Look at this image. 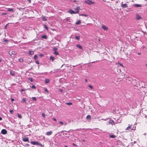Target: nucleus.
<instances>
[{
  "mask_svg": "<svg viewBox=\"0 0 147 147\" xmlns=\"http://www.w3.org/2000/svg\"><path fill=\"white\" fill-rule=\"evenodd\" d=\"M109 123L110 124H111L112 125H115V123L114 121L111 119V118H110V119L109 121Z\"/></svg>",
  "mask_w": 147,
  "mask_h": 147,
  "instance_id": "obj_10",
  "label": "nucleus"
},
{
  "mask_svg": "<svg viewBox=\"0 0 147 147\" xmlns=\"http://www.w3.org/2000/svg\"><path fill=\"white\" fill-rule=\"evenodd\" d=\"M134 6L135 7H141V5L136 4L134 5Z\"/></svg>",
  "mask_w": 147,
  "mask_h": 147,
  "instance_id": "obj_18",
  "label": "nucleus"
},
{
  "mask_svg": "<svg viewBox=\"0 0 147 147\" xmlns=\"http://www.w3.org/2000/svg\"><path fill=\"white\" fill-rule=\"evenodd\" d=\"M65 131H61V132L63 133V132Z\"/></svg>",
  "mask_w": 147,
  "mask_h": 147,
  "instance_id": "obj_58",
  "label": "nucleus"
},
{
  "mask_svg": "<svg viewBox=\"0 0 147 147\" xmlns=\"http://www.w3.org/2000/svg\"><path fill=\"white\" fill-rule=\"evenodd\" d=\"M58 49L55 47L53 49V50L54 51L53 54L56 55H59V53L57 51Z\"/></svg>",
  "mask_w": 147,
  "mask_h": 147,
  "instance_id": "obj_2",
  "label": "nucleus"
},
{
  "mask_svg": "<svg viewBox=\"0 0 147 147\" xmlns=\"http://www.w3.org/2000/svg\"><path fill=\"white\" fill-rule=\"evenodd\" d=\"M2 119V118L1 117H0V121Z\"/></svg>",
  "mask_w": 147,
  "mask_h": 147,
  "instance_id": "obj_55",
  "label": "nucleus"
},
{
  "mask_svg": "<svg viewBox=\"0 0 147 147\" xmlns=\"http://www.w3.org/2000/svg\"><path fill=\"white\" fill-rule=\"evenodd\" d=\"M13 111L12 110H10V112L11 113H12V112H13Z\"/></svg>",
  "mask_w": 147,
  "mask_h": 147,
  "instance_id": "obj_47",
  "label": "nucleus"
},
{
  "mask_svg": "<svg viewBox=\"0 0 147 147\" xmlns=\"http://www.w3.org/2000/svg\"><path fill=\"white\" fill-rule=\"evenodd\" d=\"M44 27L47 30H48V28L47 26L46 25H44Z\"/></svg>",
  "mask_w": 147,
  "mask_h": 147,
  "instance_id": "obj_36",
  "label": "nucleus"
},
{
  "mask_svg": "<svg viewBox=\"0 0 147 147\" xmlns=\"http://www.w3.org/2000/svg\"><path fill=\"white\" fill-rule=\"evenodd\" d=\"M85 2L89 5H91L94 4V2L90 0H87L85 1Z\"/></svg>",
  "mask_w": 147,
  "mask_h": 147,
  "instance_id": "obj_4",
  "label": "nucleus"
},
{
  "mask_svg": "<svg viewBox=\"0 0 147 147\" xmlns=\"http://www.w3.org/2000/svg\"><path fill=\"white\" fill-rule=\"evenodd\" d=\"M86 118L87 119H91V116L90 115H88L87 116Z\"/></svg>",
  "mask_w": 147,
  "mask_h": 147,
  "instance_id": "obj_21",
  "label": "nucleus"
},
{
  "mask_svg": "<svg viewBox=\"0 0 147 147\" xmlns=\"http://www.w3.org/2000/svg\"><path fill=\"white\" fill-rule=\"evenodd\" d=\"M68 19H66V21H68Z\"/></svg>",
  "mask_w": 147,
  "mask_h": 147,
  "instance_id": "obj_62",
  "label": "nucleus"
},
{
  "mask_svg": "<svg viewBox=\"0 0 147 147\" xmlns=\"http://www.w3.org/2000/svg\"><path fill=\"white\" fill-rule=\"evenodd\" d=\"M52 133V131H49L47 132L46 133V135L47 136H49L51 135Z\"/></svg>",
  "mask_w": 147,
  "mask_h": 147,
  "instance_id": "obj_14",
  "label": "nucleus"
},
{
  "mask_svg": "<svg viewBox=\"0 0 147 147\" xmlns=\"http://www.w3.org/2000/svg\"><path fill=\"white\" fill-rule=\"evenodd\" d=\"M2 61V58L0 57V62Z\"/></svg>",
  "mask_w": 147,
  "mask_h": 147,
  "instance_id": "obj_53",
  "label": "nucleus"
},
{
  "mask_svg": "<svg viewBox=\"0 0 147 147\" xmlns=\"http://www.w3.org/2000/svg\"><path fill=\"white\" fill-rule=\"evenodd\" d=\"M32 88L34 89H35L36 87L34 85H32Z\"/></svg>",
  "mask_w": 147,
  "mask_h": 147,
  "instance_id": "obj_39",
  "label": "nucleus"
},
{
  "mask_svg": "<svg viewBox=\"0 0 147 147\" xmlns=\"http://www.w3.org/2000/svg\"><path fill=\"white\" fill-rule=\"evenodd\" d=\"M44 89H45V90L46 92H48V90H47V89L46 88H44Z\"/></svg>",
  "mask_w": 147,
  "mask_h": 147,
  "instance_id": "obj_44",
  "label": "nucleus"
},
{
  "mask_svg": "<svg viewBox=\"0 0 147 147\" xmlns=\"http://www.w3.org/2000/svg\"><path fill=\"white\" fill-rule=\"evenodd\" d=\"M9 54L12 57H14L15 55V52L13 51H10L9 52Z\"/></svg>",
  "mask_w": 147,
  "mask_h": 147,
  "instance_id": "obj_3",
  "label": "nucleus"
},
{
  "mask_svg": "<svg viewBox=\"0 0 147 147\" xmlns=\"http://www.w3.org/2000/svg\"><path fill=\"white\" fill-rule=\"evenodd\" d=\"M146 67H147V64H146Z\"/></svg>",
  "mask_w": 147,
  "mask_h": 147,
  "instance_id": "obj_64",
  "label": "nucleus"
},
{
  "mask_svg": "<svg viewBox=\"0 0 147 147\" xmlns=\"http://www.w3.org/2000/svg\"><path fill=\"white\" fill-rule=\"evenodd\" d=\"M23 140L24 142H29V139L28 137H24L23 138Z\"/></svg>",
  "mask_w": 147,
  "mask_h": 147,
  "instance_id": "obj_9",
  "label": "nucleus"
},
{
  "mask_svg": "<svg viewBox=\"0 0 147 147\" xmlns=\"http://www.w3.org/2000/svg\"><path fill=\"white\" fill-rule=\"evenodd\" d=\"M7 42V40H5L4 41V43L5 44Z\"/></svg>",
  "mask_w": 147,
  "mask_h": 147,
  "instance_id": "obj_40",
  "label": "nucleus"
},
{
  "mask_svg": "<svg viewBox=\"0 0 147 147\" xmlns=\"http://www.w3.org/2000/svg\"><path fill=\"white\" fill-rule=\"evenodd\" d=\"M50 82V80L48 79H46L45 80V83H49Z\"/></svg>",
  "mask_w": 147,
  "mask_h": 147,
  "instance_id": "obj_24",
  "label": "nucleus"
},
{
  "mask_svg": "<svg viewBox=\"0 0 147 147\" xmlns=\"http://www.w3.org/2000/svg\"><path fill=\"white\" fill-rule=\"evenodd\" d=\"M26 146H29V145L28 144H26Z\"/></svg>",
  "mask_w": 147,
  "mask_h": 147,
  "instance_id": "obj_61",
  "label": "nucleus"
},
{
  "mask_svg": "<svg viewBox=\"0 0 147 147\" xmlns=\"http://www.w3.org/2000/svg\"><path fill=\"white\" fill-rule=\"evenodd\" d=\"M136 18L137 20H139L142 18L141 17L138 13L136 14Z\"/></svg>",
  "mask_w": 147,
  "mask_h": 147,
  "instance_id": "obj_5",
  "label": "nucleus"
},
{
  "mask_svg": "<svg viewBox=\"0 0 147 147\" xmlns=\"http://www.w3.org/2000/svg\"><path fill=\"white\" fill-rule=\"evenodd\" d=\"M29 80H30L31 82H32L33 81V79L31 78H29Z\"/></svg>",
  "mask_w": 147,
  "mask_h": 147,
  "instance_id": "obj_35",
  "label": "nucleus"
},
{
  "mask_svg": "<svg viewBox=\"0 0 147 147\" xmlns=\"http://www.w3.org/2000/svg\"><path fill=\"white\" fill-rule=\"evenodd\" d=\"M85 81L86 82H87V79H85Z\"/></svg>",
  "mask_w": 147,
  "mask_h": 147,
  "instance_id": "obj_57",
  "label": "nucleus"
},
{
  "mask_svg": "<svg viewBox=\"0 0 147 147\" xmlns=\"http://www.w3.org/2000/svg\"><path fill=\"white\" fill-rule=\"evenodd\" d=\"M128 6L127 4L126 3L124 4H122L121 5V7L123 8L127 7Z\"/></svg>",
  "mask_w": 147,
  "mask_h": 147,
  "instance_id": "obj_12",
  "label": "nucleus"
},
{
  "mask_svg": "<svg viewBox=\"0 0 147 147\" xmlns=\"http://www.w3.org/2000/svg\"><path fill=\"white\" fill-rule=\"evenodd\" d=\"M89 87L91 89H93V87L92 86L90 85H89Z\"/></svg>",
  "mask_w": 147,
  "mask_h": 147,
  "instance_id": "obj_38",
  "label": "nucleus"
},
{
  "mask_svg": "<svg viewBox=\"0 0 147 147\" xmlns=\"http://www.w3.org/2000/svg\"><path fill=\"white\" fill-rule=\"evenodd\" d=\"M80 7L79 6H77L76 8L74 9L76 13H78L79 12Z\"/></svg>",
  "mask_w": 147,
  "mask_h": 147,
  "instance_id": "obj_6",
  "label": "nucleus"
},
{
  "mask_svg": "<svg viewBox=\"0 0 147 147\" xmlns=\"http://www.w3.org/2000/svg\"><path fill=\"white\" fill-rule=\"evenodd\" d=\"M34 51H30L29 52V54L31 55H32L34 54Z\"/></svg>",
  "mask_w": 147,
  "mask_h": 147,
  "instance_id": "obj_25",
  "label": "nucleus"
},
{
  "mask_svg": "<svg viewBox=\"0 0 147 147\" xmlns=\"http://www.w3.org/2000/svg\"><path fill=\"white\" fill-rule=\"evenodd\" d=\"M50 59L52 61H53L55 59V58L51 56L50 57Z\"/></svg>",
  "mask_w": 147,
  "mask_h": 147,
  "instance_id": "obj_23",
  "label": "nucleus"
},
{
  "mask_svg": "<svg viewBox=\"0 0 147 147\" xmlns=\"http://www.w3.org/2000/svg\"><path fill=\"white\" fill-rule=\"evenodd\" d=\"M101 120H104V121H106L107 120V119H102Z\"/></svg>",
  "mask_w": 147,
  "mask_h": 147,
  "instance_id": "obj_49",
  "label": "nucleus"
},
{
  "mask_svg": "<svg viewBox=\"0 0 147 147\" xmlns=\"http://www.w3.org/2000/svg\"><path fill=\"white\" fill-rule=\"evenodd\" d=\"M32 99L34 100V101H36V98L35 97H32Z\"/></svg>",
  "mask_w": 147,
  "mask_h": 147,
  "instance_id": "obj_30",
  "label": "nucleus"
},
{
  "mask_svg": "<svg viewBox=\"0 0 147 147\" xmlns=\"http://www.w3.org/2000/svg\"><path fill=\"white\" fill-rule=\"evenodd\" d=\"M42 116L44 118L45 117V115L44 113H42Z\"/></svg>",
  "mask_w": 147,
  "mask_h": 147,
  "instance_id": "obj_41",
  "label": "nucleus"
},
{
  "mask_svg": "<svg viewBox=\"0 0 147 147\" xmlns=\"http://www.w3.org/2000/svg\"><path fill=\"white\" fill-rule=\"evenodd\" d=\"M28 1L29 2V3H30L31 2V0H28Z\"/></svg>",
  "mask_w": 147,
  "mask_h": 147,
  "instance_id": "obj_51",
  "label": "nucleus"
},
{
  "mask_svg": "<svg viewBox=\"0 0 147 147\" xmlns=\"http://www.w3.org/2000/svg\"><path fill=\"white\" fill-rule=\"evenodd\" d=\"M76 47L80 49H83V48L79 44L77 45H76Z\"/></svg>",
  "mask_w": 147,
  "mask_h": 147,
  "instance_id": "obj_17",
  "label": "nucleus"
},
{
  "mask_svg": "<svg viewBox=\"0 0 147 147\" xmlns=\"http://www.w3.org/2000/svg\"><path fill=\"white\" fill-rule=\"evenodd\" d=\"M66 104L68 105H71L72 104V103L71 102H67V103H66Z\"/></svg>",
  "mask_w": 147,
  "mask_h": 147,
  "instance_id": "obj_33",
  "label": "nucleus"
},
{
  "mask_svg": "<svg viewBox=\"0 0 147 147\" xmlns=\"http://www.w3.org/2000/svg\"><path fill=\"white\" fill-rule=\"evenodd\" d=\"M80 38V36H75V39L77 40H79Z\"/></svg>",
  "mask_w": 147,
  "mask_h": 147,
  "instance_id": "obj_28",
  "label": "nucleus"
},
{
  "mask_svg": "<svg viewBox=\"0 0 147 147\" xmlns=\"http://www.w3.org/2000/svg\"><path fill=\"white\" fill-rule=\"evenodd\" d=\"M24 91V89H22L21 90V92H22V91Z\"/></svg>",
  "mask_w": 147,
  "mask_h": 147,
  "instance_id": "obj_54",
  "label": "nucleus"
},
{
  "mask_svg": "<svg viewBox=\"0 0 147 147\" xmlns=\"http://www.w3.org/2000/svg\"><path fill=\"white\" fill-rule=\"evenodd\" d=\"M19 60L21 62H23V59H22V58H20V59H19Z\"/></svg>",
  "mask_w": 147,
  "mask_h": 147,
  "instance_id": "obj_37",
  "label": "nucleus"
},
{
  "mask_svg": "<svg viewBox=\"0 0 147 147\" xmlns=\"http://www.w3.org/2000/svg\"><path fill=\"white\" fill-rule=\"evenodd\" d=\"M22 102L26 103V98H23L21 101Z\"/></svg>",
  "mask_w": 147,
  "mask_h": 147,
  "instance_id": "obj_20",
  "label": "nucleus"
},
{
  "mask_svg": "<svg viewBox=\"0 0 147 147\" xmlns=\"http://www.w3.org/2000/svg\"><path fill=\"white\" fill-rule=\"evenodd\" d=\"M64 147H67V146H65Z\"/></svg>",
  "mask_w": 147,
  "mask_h": 147,
  "instance_id": "obj_63",
  "label": "nucleus"
},
{
  "mask_svg": "<svg viewBox=\"0 0 147 147\" xmlns=\"http://www.w3.org/2000/svg\"><path fill=\"white\" fill-rule=\"evenodd\" d=\"M81 23V22L79 20V21H77V22H76V24H80Z\"/></svg>",
  "mask_w": 147,
  "mask_h": 147,
  "instance_id": "obj_29",
  "label": "nucleus"
},
{
  "mask_svg": "<svg viewBox=\"0 0 147 147\" xmlns=\"http://www.w3.org/2000/svg\"><path fill=\"white\" fill-rule=\"evenodd\" d=\"M116 137L115 135H111L110 136V137L111 138H114Z\"/></svg>",
  "mask_w": 147,
  "mask_h": 147,
  "instance_id": "obj_26",
  "label": "nucleus"
},
{
  "mask_svg": "<svg viewBox=\"0 0 147 147\" xmlns=\"http://www.w3.org/2000/svg\"><path fill=\"white\" fill-rule=\"evenodd\" d=\"M7 11H13V9L11 8H7Z\"/></svg>",
  "mask_w": 147,
  "mask_h": 147,
  "instance_id": "obj_19",
  "label": "nucleus"
},
{
  "mask_svg": "<svg viewBox=\"0 0 147 147\" xmlns=\"http://www.w3.org/2000/svg\"><path fill=\"white\" fill-rule=\"evenodd\" d=\"M79 15L80 16H84L85 17H87V16L86 14H79Z\"/></svg>",
  "mask_w": 147,
  "mask_h": 147,
  "instance_id": "obj_34",
  "label": "nucleus"
},
{
  "mask_svg": "<svg viewBox=\"0 0 147 147\" xmlns=\"http://www.w3.org/2000/svg\"><path fill=\"white\" fill-rule=\"evenodd\" d=\"M11 100L12 101H13V100H14V99H13V98H11Z\"/></svg>",
  "mask_w": 147,
  "mask_h": 147,
  "instance_id": "obj_56",
  "label": "nucleus"
},
{
  "mask_svg": "<svg viewBox=\"0 0 147 147\" xmlns=\"http://www.w3.org/2000/svg\"><path fill=\"white\" fill-rule=\"evenodd\" d=\"M119 65H120L122 67H123V66L122 64L120 63Z\"/></svg>",
  "mask_w": 147,
  "mask_h": 147,
  "instance_id": "obj_50",
  "label": "nucleus"
},
{
  "mask_svg": "<svg viewBox=\"0 0 147 147\" xmlns=\"http://www.w3.org/2000/svg\"><path fill=\"white\" fill-rule=\"evenodd\" d=\"M128 125V126L126 128V130H129V129H131V126L130 125V124H129Z\"/></svg>",
  "mask_w": 147,
  "mask_h": 147,
  "instance_id": "obj_16",
  "label": "nucleus"
},
{
  "mask_svg": "<svg viewBox=\"0 0 147 147\" xmlns=\"http://www.w3.org/2000/svg\"><path fill=\"white\" fill-rule=\"evenodd\" d=\"M59 123L61 124V125H59V127H60V126H61V125H63V124H64L65 125H66L67 124V123H66L65 122H64H64H63L62 121H59Z\"/></svg>",
  "mask_w": 147,
  "mask_h": 147,
  "instance_id": "obj_13",
  "label": "nucleus"
},
{
  "mask_svg": "<svg viewBox=\"0 0 147 147\" xmlns=\"http://www.w3.org/2000/svg\"><path fill=\"white\" fill-rule=\"evenodd\" d=\"M117 121L119 123H120L121 122V120H119V119L117 120Z\"/></svg>",
  "mask_w": 147,
  "mask_h": 147,
  "instance_id": "obj_42",
  "label": "nucleus"
},
{
  "mask_svg": "<svg viewBox=\"0 0 147 147\" xmlns=\"http://www.w3.org/2000/svg\"><path fill=\"white\" fill-rule=\"evenodd\" d=\"M68 12L70 13L71 14H76L75 11L72 9H70L68 11Z\"/></svg>",
  "mask_w": 147,
  "mask_h": 147,
  "instance_id": "obj_8",
  "label": "nucleus"
},
{
  "mask_svg": "<svg viewBox=\"0 0 147 147\" xmlns=\"http://www.w3.org/2000/svg\"><path fill=\"white\" fill-rule=\"evenodd\" d=\"M42 38L45 39L47 38V36L46 35H43L42 36Z\"/></svg>",
  "mask_w": 147,
  "mask_h": 147,
  "instance_id": "obj_27",
  "label": "nucleus"
},
{
  "mask_svg": "<svg viewBox=\"0 0 147 147\" xmlns=\"http://www.w3.org/2000/svg\"><path fill=\"white\" fill-rule=\"evenodd\" d=\"M10 74L12 76L14 75V71H13L11 70L10 71Z\"/></svg>",
  "mask_w": 147,
  "mask_h": 147,
  "instance_id": "obj_15",
  "label": "nucleus"
},
{
  "mask_svg": "<svg viewBox=\"0 0 147 147\" xmlns=\"http://www.w3.org/2000/svg\"><path fill=\"white\" fill-rule=\"evenodd\" d=\"M6 14V13H3L2 14V15H5V14Z\"/></svg>",
  "mask_w": 147,
  "mask_h": 147,
  "instance_id": "obj_59",
  "label": "nucleus"
},
{
  "mask_svg": "<svg viewBox=\"0 0 147 147\" xmlns=\"http://www.w3.org/2000/svg\"><path fill=\"white\" fill-rule=\"evenodd\" d=\"M59 91H60V92H63V90H62V89H59Z\"/></svg>",
  "mask_w": 147,
  "mask_h": 147,
  "instance_id": "obj_46",
  "label": "nucleus"
},
{
  "mask_svg": "<svg viewBox=\"0 0 147 147\" xmlns=\"http://www.w3.org/2000/svg\"><path fill=\"white\" fill-rule=\"evenodd\" d=\"M1 133L3 134H6L7 133V131L5 129H3L1 131Z\"/></svg>",
  "mask_w": 147,
  "mask_h": 147,
  "instance_id": "obj_11",
  "label": "nucleus"
},
{
  "mask_svg": "<svg viewBox=\"0 0 147 147\" xmlns=\"http://www.w3.org/2000/svg\"><path fill=\"white\" fill-rule=\"evenodd\" d=\"M138 55H140L141 53H138Z\"/></svg>",
  "mask_w": 147,
  "mask_h": 147,
  "instance_id": "obj_60",
  "label": "nucleus"
},
{
  "mask_svg": "<svg viewBox=\"0 0 147 147\" xmlns=\"http://www.w3.org/2000/svg\"><path fill=\"white\" fill-rule=\"evenodd\" d=\"M42 18L43 21H46L47 20V19L44 16H42Z\"/></svg>",
  "mask_w": 147,
  "mask_h": 147,
  "instance_id": "obj_22",
  "label": "nucleus"
},
{
  "mask_svg": "<svg viewBox=\"0 0 147 147\" xmlns=\"http://www.w3.org/2000/svg\"><path fill=\"white\" fill-rule=\"evenodd\" d=\"M72 144L75 146H76V145L74 143H73Z\"/></svg>",
  "mask_w": 147,
  "mask_h": 147,
  "instance_id": "obj_52",
  "label": "nucleus"
},
{
  "mask_svg": "<svg viewBox=\"0 0 147 147\" xmlns=\"http://www.w3.org/2000/svg\"><path fill=\"white\" fill-rule=\"evenodd\" d=\"M44 56V55L43 54H40V57H42V56Z\"/></svg>",
  "mask_w": 147,
  "mask_h": 147,
  "instance_id": "obj_48",
  "label": "nucleus"
},
{
  "mask_svg": "<svg viewBox=\"0 0 147 147\" xmlns=\"http://www.w3.org/2000/svg\"><path fill=\"white\" fill-rule=\"evenodd\" d=\"M36 63L37 64H39V62L38 61H36Z\"/></svg>",
  "mask_w": 147,
  "mask_h": 147,
  "instance_id": "obj_43",
  "label": "nucleus"
},
{
  "mask_svg": "<svg viewBox=\"0 0 147 147\" xmlns=\"http://www.w3.org/2000/svg\"><path fill=\"white\" fill-rule=\"evenodd\" d=\"M30 143L34 145H37L40 146L42 147H43V146L40 143H39L38 142L31 141V142Z\"/></svg>",
  "mask_w": 147,
  "mask_h": 147,
  "instance_id": "obj_1",
  "label": "nucleus"
},
{
  "mask_svg": "<svg viewBox=\"0 0 147 147\" xmlns=\"http://www.w3.org/2000/svg\"><path fill=\"white\" fill-rule=\"evenodd\" d=\"M52 119H53V120H54V121H57V120H56V119H55V118H52Z\"/></svg>",
  "mask_w": 147,
  "mask_h": 147,
  "instance_id": "obj_45",
  "label": "nucleus"
},
{
  "mask_svg": "<svg viewBox=\"0 0 147 147\" xmlns=\"http://www.w3.org/2000/svg\"><path fill=\"white\" fill-rule=\"evenodd\" d=\"M18 117L19 118H21L22 117L21 115H20V114H18Z\"/></svg>",
  "mask_w": 147,
  "mask_h": 147,
  "instance_id": "obj_32",
  "label": "nucleus"
},
{
  "mask_svg": "<svg viewBox=\"0 0 147 147\" xmlns=\"http://www.w3.org/2000/svg\"><path fill=\"white\" fill-rule=\"evenodd\" d=\"M102 27L105 30L107 31L108 30V27L104 25L102 26Z\"/></svg>",
  "mask_w": 147,
  "mask_h": 147,
  "instance_id": "obj_7",
  "label": "nucleus"
},
{
  "mask_svg": "<svg viewBox=\"0 0 147 147\" xmlns=\"http://www.w3.org/2000/svg\"><path fill=\"white\" fill-rule=\"evenodd\" d=\"M34 59L36 60L38 59V56L36 55H35L34 57Z\"/></svg>",
  "mask_w": 147,
  "mask_h": 147,
  "instance_id": "obj_31",
  "label": "nucleus"
}]
</instances>
